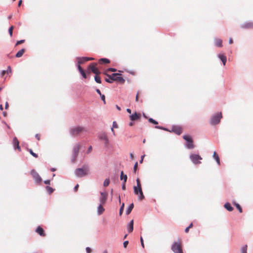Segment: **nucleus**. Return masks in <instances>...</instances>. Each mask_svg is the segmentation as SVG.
Wrapping results in <instances>:
<instances>
[{
  "mask_svg": "<svg viewBox=\"0 0 253 253\" xmlns=\"http://www.w3.org/2000/svg\"><path fill=\"white\" fill-rule=\"evenodd\" d=\"M96 64L92 63L89 66V68L92 72L95 75H98L100 73L97 68L95 67Z\"/></svg>",
  "mask_w": 253,
  "mask_h": 253,
  "instance_id": "ddd939ff",
  "label": "nucleus"
},
{
  "mask_svg": "<svg viewBox=\"0 0 253 253\" xmlns=\"http://www.w3.org/2000/svg\"><path fill=\"white\" fill-rule=\"evenodd\" d=\"M212 157L214 159V160L216 161L217 164L218 165H220V159H219V158L218 155L215 152H214L213 153Z\"/></svg>",
  "mask_w": 253,
  "mask_h": 253,
  "instance_id": "a878e982",
  "label": "nucleus"
},
{
  "mask_svg": "<svg viewBox=\"0 0 253 253\" xmlns=\"http://www.w3.org/2000/svg\"><path fill=\"white\" fill-rule=\"evenodd\" d=\"M45 188L49 194H51L54 191V189L52 187H51L49 186H46Z\"/></svg>",
  "mask_w": 253,
  "mask_h": 253,
  "instance_id": "7c9ffc66",
  "label": "nucleus"
},
{
  "mask_svg": "<svg viewBox=\"0 0 253 253\" xmlns=\"http://www.w3.org/2000/svg\"><path fill=\"white\" fill-rule=\"evenodd\" d=\"M214 43L216 46L221 47L222 46V41L220 39L215 38L214 40Z\"/></svg>",
  "mask_w": 253,
  "mask_h": 253,
  "instance_id": "a211bd4d",
  "label": "nucleus"
},
{
  "mask_svg": "<svg viewBox=\"0 0 253 253\" xmlns=\"http://www.w3.org/2000/svg\"><path fill=\"white\" fill-rule=\"evenodd\" d=\"M233 41L232 39V38H230L229 39V44H232V43H233Z\"/></svg>",
  "mask_w": 253,
  "mask_h": 253,
  "instance_id": "e2e57ef3",
  "label": "nucleus"
},
{
  "mask_svg": "<svg viewBox=\"0 0 253 253\" xmlns=\"http://www.w3.org/2000/svg\"><path fill=\"white\" fill-rule=\"evenodd\" d=\"M19 141L17 138L15 137L13 139V145L14 149L17 148L19 151H21L20 147L19 145Z\"/></svg>",
  "mask_w": 253,
  "mask_h": 253,
  "instance_id": "4468645a",
  "label": "nucleus"
},
{
  "mask_svg": "<svg viewBox=\"0 0 253 253\" xmlns=\"http://www.w3.org/2000/svg\"><path fill=\"white\" fill-rule=\"evenodd\" d=\"M224 207L229 211H231L233 210V208L231 206V204L228 202H227L224 204Z\"/></svg>",
  "mask_w": 253,
  "mask_h": 253,
  "instance_id": "4be33fe9",
  "label": "nucleus"
},
{
  "mask_svg": "<svg viewBox=\"0 0 253 253\" xmlns=\"http://www.w3.org/2000/svg\"><path fill=\"white\" fill-rule=\"evenodd\" d=\"M50 180H44V183L45 184H50Z\"/></svg>",
  "mask_w": 253,
  "mask_h": 253,
  "instance_id": "4d7b16f0",
  "label": "nucleus"
},
{
  "mask_svg": "<svg viewBox=\"0 0 253 253\" xmlns=\"http://www.w3.org/2000/svg\"><path fill=\"white\" fill-rule=\"evenodd\" d=\"M85 250L87 253H90L91 252V249L89 247H86Z\"/></svg>",
  "mask_w": 253,
  "mask_h": 253,
  "instance_id": "3c124183",
  "label": "nucleus"
},
{
  "mask_svg": "<svg viewBox=\"0 0 253 253\" xmlns=\"http://www.w3.org/2000/svg\"><path fill=\"white\" fill-rule=\"evenodd\" d=\"M80 148V145L79 143L76 144L73 148L72 151V157L71 158V162L72 163H75L77 157H78L79 150Z\"/></svg>",
  "mask_w": 253,
  "mask_h": 253,
  "instance_id": "39448f33",
  "label": "nucleus"
},
{
  "mask_svg": "<svg viewBox=\"0 0 253 253\" xmlns=\"http://www.w3.org/2000/svg\"><path fill=\"white\" fill-rule=\"evenodd\" d=\"M222 118V114L221 112L217 113L213 115L211 118L210 123L211 125H215L219 123Z\"/></svg>",
  "mask_w": 253,
  "mask_h": 253,
  "instance_id": "7ed1b4c3",
  "label": "nucleus"
},
{
  "mask_svg": "<svg viewBox=\"0 0 253 253\" xmlns=\"http://www.w3.org/2000/svg\"><path fill=\"white\" fill-rule=\"evenodd\" d=\"M112 127L113 128H117L118 127V125L116 124V122H113Z\"/></svg>",
  "mask_w": 253,
  "mask_h": 253,
  "instance_id": "864d4df0",
  "label": "nucleus"
},
{
  "mask_svg": "<svg viewBox=\"0 0 253 253\" xmlns=\"http://www.w3.org/2000/svg\"><path fill=\"white\" fill-rule=\"evenodd\" d=\"M183 139L186 141L185 147L189 149H191L194 148V145L192 138L189 135H185L183 136Z\"/></svg>",
  "mask_w": 253,
  "mask_h": 253,
  "instance_id": "423d86ee",
  "label": "nucleus"
},
{
  "mask_svg": "<svg viewBox=\"0 0 253 253\" xmlns=\"http://www.w3.org/2000/svg\"><path fill=\"white\" fill-rule=\"evenodd\" d=\"M128 244V241H124V243H123L124 247V248H126Z\"/></svg>",
  "mask_w": 253,
  "mask_h": 253,
  "instance_id": "8fccbe9b",
  "label": "nucleus"
},
{
  "mask_svg": "<svg viewBox=\"0 0 253 253\" xmlns=\"http://www.w3.org/2000/svg\"><path fill=\"white\" fill-rule=\"evenodd\" d=\"M138 195V199L139 200L141 201V200H143L145 198V197L143 195L142 191H141L140 193H139Z\"/></svg>",
  "mask_w": 253,
  "mask_h": 253,
  "instance_id": "2f4dec72",
  "label": "nucleus"
},
{
  "mask_svg": "<svg viewBox=\"0 0 253 253\" xmlns=\"http://www.w3.org/2000/svg\"><path fill=\"white\" fill-rule=\"evenodd\" d=\"M91 150H92V147L90 146L88 148V150H87V153H89V152L91 151Z\"/></svg>",
  "mask_w": 253,
  "mask_h": 253,
  "instance_id": "69168bd1",
  "label": "nucleus"
},
{
  "mask_svg": "<svg viewBox=\"0 0 253 253\" xmlns=\"http://www.w3.org/2000/svg\"><path fill=\"white\" fill-rule=\"evenodd\" d=\"M137 186L133 187L134 193L135 195H138L141 191H142L140 180L138 178L136 179Z\"/></svg>",
  "mask_w": 253,
  "mask_h": 253,
  "instance_id": "9d476101",
  "label": "nucleus"
},
{
  "mask_svg": "<svg viewBox=\"0 0 253 253\" xmlns=\"http://www.w3.org/2000/svg\"><path fill=\"white\" fill-rule=\"evenodd\" d=\"M6 71H5V70H2V71H1V74H0L1 76V77H3V76L6 74Z\"/></svg>",
  "mask_w": 253,
  "mask_h": 253,
  "instance_id": "5fc2aeb1",
  "label": "nucleus"
},
{
  "mask_svg": "<svg viewBox=\"0 0 253 253\" xmlns=\"http://www.w3.org/2000/svg\"><path fill=\"white\" fill-rule=\"evenodd\" d=\"M96 92L100 95H101L102 94L101 93L100 90L99 89H96Z\"/></svg>",
  "mask_w": 253,
  "mask_h": 253,
  "instance_id": "680f3d73",
  "label": "nucleus"
},
{
  "mask_svg": "<svg viewBox=\"0 0 253 253\" xmlns=\"http://www.w3.org/2000/svg\"><path fill=\"white\" fill-rule=\"evenodd\" d=\"M108 70L111 72H116L117 71V69L114 68H108Z\"/></svg>",
  "mask_w": 253,
  "mask_h": 253,
  "instance_id": "603ef678",
  "label": "nucleus"
},
{
  "mask_svg": "<svg viewBox=\"0 0 253 253\" xmlns=\"http://www.w3.org/2000/svg\"><path fill=\"white\" fill-rule=\"evenodd\" d=\"M84 131V128L82 126L72 127L70 128V134L72 136H77Z\"/></svg>",
  "mask_w": 253,
  "mask_h": 253,
  "instance_id": "20e7f679",
  "label": "nucleus"
},
{
  "mask_svg": "<svg viewBox=\"0 0 253 253\" xmlns=\"http://www.w3.org/2000/svg\"><path fill=\"white\" fill-rule=\"evenodd\" d=\"M102 204H100L97 207V214L100 215L102 214L105 211L104 208L102 206Z\"/></svg>",
  "mask_w": 253,
  "mask_h": 253,
  "instance_id": "412c9836",
  "label": "nucleus"
},
{
  "mask_svg": "<svg viewBox=\"0 0 253 253\" xmlns=\"http://www.w3.org/2000/svg\"><path fill=\"white\" fill-rule=\"evenodd\" d=\"M241 27L245 29H250L253 28V22H245L241 25Z\"/></svg>",
  "mask_w": 253,
  "mask_h": 253,
  "instance_id": "dca6fc26",
  "label": "nucleus"
},
{
  "mask_svg": "<svg viewBox=\"0 0 253 253\" xmlns=\"http://www.w3.org/2000/svg\"><path fill=\"white\" fill-rule=\"evenodd\" d=\"M126 112H127V113H128L130 114V113H131V110H130V109L127 108V109H126Z\"/></svg>",
  "mask_w": 253,
  "mask_h": 253,
  "instance_id": "774afa93",
  "label": "nucleus"
},
{
  "mask_svg": "<svg viewBox=\"0 0 253 253\" xmlns=\"http://www.w3.org/2000/svg\"><path fill=\"white\" fill-rule=\"evenodd\" d=\"M101 196L99 198V202L101 204H104L107 200V193L106 192H100Z\"/></svg>",
  "mask_w": 253,
  "mask_h": 253,
  "instance_id": "9b49d317",
  "label": "nucleus"
},
{
  "mask_svg": "<svg viewBox=\"0 0 253 253\" xmlns=\"http://www.w3.org/2000/svg\"><path fill=\"white\" fill-rule=\"evenodd\" d=\"M25 51V49L24 48H22L21 50H20L16 54V55H15L16 57L19 58V57H21L23 55V53H24Z\"/></svg>",
  "mask_w": 253,
  "mask_h": 253,
  "instance_id": "393cba45",
  "label": "nucleus"
},
{
  "mask_svg": "<svg viewBox=\"0 0 253 253\" xmlns=\"http://www.w3.org/2000/svg\"><path fill=\"white\" fill-rule=\"evenodd\" d=\"M155 128H158V129H160L164 130H166V131H169V130L168 128H165V127H164L163 126H155Z\"/></svg>",
  "mask_w": 253,
  "mask_h": 253,
  "instance_id": "4c0bfd02",
  "label": "nucleus"
},
{
  "mask_svg": "<svg viewBox=\"0 0 253 253\" xmlns=\"http://www.w3.org/2000/svg\"><path fill=\"white\" fill-rule=\"evenodd\" d=\"M149 122L152 123L155 125H157L158 124V122L156 121V120H154L153 119L150 118L148 119Z\"/></svg>",
  "mask_w": 253,
  "mask_h": 253,
  "instance_id": "e433bc0d",
  "label": "nucleus"
},
{
  "mask_svg": "<svg viewBox=\"0 0 253 253\" xmlns=\"http://www.w3.org/2000/svg\"><path fill=\"white\" fill-rule=\"evenodd\" d=\"M127 231H128V233H131V232H132L133 231V220H131L127 224Z\"/></svg>",
  "mask_w": 253,
  "mask_h": 253,
  "instance_id": "f3484780",
  "label": "nucleus"
},
{
  "mask_svg": "<svg viewBox=\"0 0 253 253\" xmlns=\"http://www.w3.org/2000/svg\"><path fill=\"white\" fill-rule=\"evenodd\" d=\"M5 71H6V73L7 74H8L9 73H11V69L10 66H8L7 70H5Z\"/></svg>",
  "mask_w": 253,
  "mask_h": 253,
  "instance_id": "37998d69",
  "label": "nucleus"
},
{
  "mask_svg": "<svg viewBox=\"0 0 253 253\" xmlns=\"http://www.w3.org/2000/svg\"><path fill=\"white\" fill-rule=\"evenodd\" d=\"M13 28H14V27L13 26H11V27H10V28L8 29L9 34L10 37L12 36V34H13L12 31H13Z\"/></svg>",
  "mask_w": 253,
  "mask_h": 253,
  "instance_id": "58836bf2",
  "label": "nucleus"
},
{
  "mask_svg": "<svg viewBox=\"0 0 253 253\" xmlns=\"http://www.w3.org/2000/svg\"><path fill=\"white\" fill-rule=\"evenodd\" d=\"M217 57L221 61L223 65L225 66L227 61L226 56L222 53H219L217 55Z\"/></svg>",
  "mask_w": 253,
  "mask_h": 253,
  "instance_id": "2eb2a0df",
  "label": "nucleus"
},
{
  "mask_svg": "<svg viewBox=\"0 0 253 253\" xmlns=\"http://www.w3.org/2000/svg\"><path fill=\"white\" fill-rule=\"evenodd\" d=\"M95 81L98 84H100L101 83V80L99 76L98 75H96L94 77Z\"/></svg>",
  "mask_w": 253,
  "mask_h": 253,
  "instance_id": "473e14b6",
  "label": "nucleus"
},
{
  "mask_svg": "<svg viewBox=\"0 0 253 253\" xmlns=\"http://www.w3.org/2000/svg\"><path fill=\"white\" fill-rule=\"evenodd\" d=\"M190 159L195 165L200 164L201 162L200 160H202V158L199 155L191 154L190 155Z\"/></svg>",
  "mask_w": 253,
  "mask_h": 253,
  "instance_id": "6e6552de",
  "label": "nucleus"
},
{
  "mask_svg": "<svg viewBox=\"0 0 253 253\" xmlns=\"http://www.w3.org/2000/svg\"><path fill=\"white\" fill-rule=\"evenodd\" d=\"M140 242H141V245L142 247V248H144V244L143 242V239L142 237H140Z\"/></svg>",
  "mask_w": 253,
  "mask_h": 253,
  "instance_id": "09e8293b",
  "label": "nucleus"
},
{
  "mask_svg": "<svg viewBox=\"0 0 253 253\" xmlns=\"http://www.w3.org/2000/svg\"><path fill=\"white\" fill-rule=\"evenodd\" d=\"M107 137L104 132L101 133L98 135V138L102 140H104Z\"/></svg>",
  "mask_w": 253,
  "mask_h": 253,
  "instance_id": "cd10ccee",
  "label": "nucleus"
},
{
  "mask_svg": "<svg viewBox=\"0 0 253 253\" xmlns=\"http://www.w3.org/2000/svg\"><path fill=\"white\" fill-rule=\"evenodd\" d=\"M35 137L37 138L38 140H40V135L39 134H36Z\"/></svg>",
  "mask_w": 253,
  "mask_h": 253,
  "instance_id": "338daca9",
  "label": "nucleus"
},
{
  "mask_svg": "<svg viewBox=\"0 0 253 253\" xmlns=\"http://www.w3.org/2000/svg\"><path fill=\"white\" fill-rule=\"evenodd\" d=\"M110 179L109 178L105 179L103 182V186L104 187L108 186L110 183Z\"/></svg>",
  "mask_w": 253,
  "mask_h": 253,
  "instance_id": "72a5a7b5",
  "label": "nucleus"
},
{
  "mask_svg": "<svg viewBox=\"0 0 253 253\" xmlns=\"http://www.w3.org/2000/svg\"><path fill=\"white\" fill-rule=\"evenodd\" d=\"M25 42L24 40H21L18 41L16 43V45L23 43V42Z\"/></svg>",
  "mask_w": 253,
  "mask_h": 253,
  "instance_id": "c03bdc74",
  "label": "nucleus"
},
{
  "mask_svg": "<svg viewBox=\"0 0 253 253\" xmlns=\"http://www.w3.org/2000/svg\"><path fill=\"white\" fill-rule=\"evenodd\" d=\"M88 170L87 166L84 165L83 168L76 169L74 173L77 177H83L88 174Z\"/></svg>",
  "mask_w": 253,
  "mask_h": 253,
  "instance_id": "f03ea898",
  "label": "nucleus"
},
{
  "mask_svg": "<svg viewBox=\"0 0 253 253\" xmlns=\"http://www.w3.org/2000/svg\"><path fill=\"white\" fill-rule=\"evenodd\" d=\"M129 117L130 119L133 121L138 120L140 118V116L139 114L135 112L134 114L131 115Z\"/></svg>",
  "mask_w": 253,
  "mask_h": 253,
  "instance_id": "6ab92c4d",
  "label": "nucleus"
},
{
  "mask_svg": "<svg viewBox=\"0 0 253 253\" xmlns=\"http://www.w3.org/2000/svg\"><path fill=\"white\" fill-rule=\"evenodd\" d=\"M137 166H138V163H137V162H136L133 167V171L134 172H135L136 171Z\"/></svg>",
  "mask_w": 253,
  "mask_h": 253,
  "instance_id": "a18cd8bd",
  "label": "nucleus"
},
{
  "mask_svg": "<svg viewBox=\"0 0 253 253\" xmlns=\"http://www.w3.org/2000/svg\"><path fill=\"white\" fill-rule=\"evenodd\" d=\"M99 61L100 62H102L106 64H108L110 62V61L108 59L105 58H100Z\"/></svg>",
  "mask_w": 253,
  "mask_h": 253,
  "instance_id": "c756f323",
  "label": "nucleus"
},
{
  "mask_svg": "<svg viewBox=\"0 0 253 253\" xmlns=\"http://www.w3.org/2000/svg\"><path fill=\"white\" fill-rule=\"evenodd\" d=\"M77 67L79 71L81 70L82 69V68L80 66V64H78Z\"/></svg>",
  "mask_w": 253,
  "mask_h": 253,
  "instance_id": "0e129e2a",
  "label": "nucleus"
},
{
  "mask_svg": "<svg viewBox=\"0 0 253 253\" xmlns=\"http://www.w3.org/2000/svg\"><path fill=\"white\" fill-rule=\"evenodd\" d=\"M169 132H173L177 135H180L182 133V129L178 126H172L171 130Z\"/></svg>",
  "mask_w": 253,
  "mask_h": 253,
  "instance_id": "f8f14e48",
  "label": "nucleus"
},
{
  "mask_svg": "<svg viewBox=\"0 0 253 253\" xmlns=\"http://www.w3.org/2000/svg\"><path fill=\"white\" fill-rule=\"evenodd\" d=\"M109 79H105V81L109 83H112L113 81H118L122 84H123L125 80L121 77V74L119 73H113L111 75L107 74Z\"/></svg>",
  "mask_w": 253,
  "mask_h": 253,
  "instance_id": "f257e3e1",
  "label": "nucleus"
},
{
  "mask_svg": "<svg viewBox=\"0 0 253 253\" xmlns=\"http://www.w3.org/2000/svg\"><path fill=\"white\" fill-rule=\"evenodd\" d=\"M104 145L105 146H107L108 144H109V139L107 137L104 140Z\"/></svg>",
  "mask_w": 253,
  "mask_h": 253,
  "instance_id": "49530a36",
  "label": "nucleus"
},
{
  "mask_svg": "<svg viewBox=\"0 0 253 253\" xmlns=\"http://www.w3.org/2000/svg\"><path fill=\"white\" fill-rule=\"evenodd\" d=\"M28 151L30 152V154L31 155H32L33 157H35V158H37L38 157V155L37 154H36L35 153H34L32 149H28Z\"/></svg>",
  "mask_w": 253,
  "mask_h": 253,
  "instance_id": "c9c22d12",
  "label": "nucleus"
},
{
  "mask_svg": "<svg viewBox=\"0 0 253 253\" xmlns=\"http://www.w3.org/2000/svg\"><path fill=\"white\" fill-rule=\"evenodd\" d=\"M84 59L85 60L86 59V61H89V60H94V58H92V57H86V58H85Z\"/></svg>",
  "mask_w": 253,
  "mask_h": 253,
  "instance_id": "052dcab7",
  "label": "nucleus"
},
{
  "mask_svg": "<svg viewBox=\"0 0 253 253\" xmlns=\"http://www.w3.org/2000/svg\"><path fill=\"white\" fill-rule=\"evenodd\" d=\"M247 245H245L241 248V253H247Z\"/></svg>",
  "mask_w": 253,
  "mask_h": 253,
  "instance_id": "f704fd0d",
  "label": "nucleus"
},
{
  "mask_svg": "<svg viewBox=\"0 0 253 253\" xmlns=\"http://www.w3.org/2000/svg\"><path fill=\"white\" fill-rule=\"evenodd\" d=\"M233 204L235 206V207L239 211L240 213L242 212V211H243L242 209L241 206L239 204L236 203V202H233Z\"/></svg>",
  "mask_w": 253,
  "mask_h": 253,
  "instance_id": "c85d7f7f",
  "label": "nucleus"
},
{
  "mask_svg": "<svg viewBox=\"0 0 253 253\" xmlns=\"http://www.w3.org/2000/svg\"><path fill=\"white\" fill-rule=\"evenodd\" d=\"M85 58H86V57H77L76 59L78 61V64H82L87 61L86 59H84Z\"/></svg>",
  "mask_w": 253,
  "mask_h": 253,
  "instance_id": "5701e85b",
  "label": "nucleus"
},
{
  "mask_svg": "<svg viewBox=\"0 0 253 253\" xmlns=\"http://www.w3.org/2000/svg\"><path fill=\"white\" fill-rule=\"evenodd\" d=\"M144 157H145V155H143L141 156V159H140V160L139 161L140 163H142Z\"/></svg>",
  "mask_w": 253,
  "mask_h": 253,
  "instance_id": "bf43d9fd",
  "label": "nucleus"
},
{
  "mask_svg": "<svg viewBox=\"0 0 253 253\" xmlns=\"http://www.w3.org/2000/svg\"><path fill=\"white\" fill-rule=\"evenodd\" d=\"M80 74L82 75V76H83V77L84 79H86V74L85 73V72L84 71H83V72H81L80 73Z\"/></svg>",
  "mask_w": 253,
  "mask_h": 253,
  "instance_id": "de8ad7c7",
  "label": "nucleus"
},
{
  "mask_svg": "<svg viewBox=\"0 0 253 253\" xmlns=\"http://www.w3.org/2000/svg\"><path fill=\"white\" fill-rule=\"evenodd\" d=\"M193 226V224L191 223H190V224L185 229V232L187 233L188 231H189V229L192 227Z\"/></svg>",
  "mask_w": 253,
  "mask_h": 253,
  "instance_id": "a19ab883",
  "label": "nucleus"
},
{
  "mask_svg": "<svg viewBox=\"0 0 253 253\" xmlns=\"http://www.w3.org/2000/svg\"><path fill=\"white\" fill-rule=\"evenodd\" d=\"M79 186V185L78 184L75 185V186L74 187V188L75 191H77L78 190Z\"/></svg>",
  "mask_w": 253,
  "mask_h": 253,
  "instance_id": "13d9d810",
  "label": "nucleus"
},
{
  "mask_svg": "<svg viewBox=\"0 0 253 253\" xmlns=\"http://www.w3.org/2000/svg\"><path fill=\"white\" fill-rule=\"evenodd\" d=\"M124 204L123 203L120 209L119 214L120 215H122V214L124 211Z\"/></svg>",
  "mask_w": 253,
  "mask_h": 253,
  "instance_id": "ea45409f",
  "label": "nucleus"
},
{
  "mask_svg": "<svg viewBox=\"0 0 253 253\" xmlns=\"http://www.w3.org/2000/svg\"><path fill=\"white\" fill-rule=\"evenodd\" d=\"M31 174L32 175L36 182L40 183L42 181V179L41 177L40 176L38 173L36 171L35 169H32L31 171Z\"/></svg>",
  "mask_w": 253,
  "mask_h": 253,
  "instance_id": "1a4fd4ad",
  "label": "nucleus"
},
{
  "mask_svg": "<svg viewBox=\"0 0 253 253\" xmlns=\"http://www.w3.org/2000/svg\"><path fill=\"white\" fill-rule=\"evenodd\" d=\"M122 188L123 190H126V183H124L123 182V184H122Z\"/></svg>",
  "mask_w": 253,
  "mask_h": 253,
  "instance_id": "6e6d98bb",
  "label": "nucleus"
},
{
  "mask_svg": "<svg viewBox=\"0 0 253 253\" xmlns=\"http://www.w3.org/2000/svg\"><path fill=\"white\" fill-rule=\"evenodd\" d=\"M127 176L126 174H124L123 171H121L120 179L121 180H124V182L126 183L127 180Z\"/></svg>",
  "mask_w": 253,
  "mask_h": 253,
  "instance_id": "bb28decb",
  "label": "nucleus"
},
{
  "mask_svg": "<svg viewBox=\"0 0 253 253\" xmlns=\"http://www.w3.org/2000/svg\"><path fill=\"white\" fill-rule=\"evenodd\" d=\"M171 249L174 253H183L181 245L176 242L173 243Z\"/></svg>",
  "mask_w": 253,
  "mask_h": 253,
  "instance_id": "0eeeda50",
  "label": "nucleus"
},
{
  "mask_svg": "<svg viewBox=\"0 0 253 253\" xmlns=\"http://www.w3.org/2000/svg\"><path fill=\"white\" fill-rule=\"evenodd\" d=\"M100 97H101V100L103 101L104 104H105L106 101H105V95L104 94H102L101 95H100Z\"/></svg>",
  "mask_w": 253,
  "mask_h": 253,
  "instance_id": "79ce46f5",
  "label": "nucleus"
},
{
  "mask_svg": "<svg viewBox=\"0 0 253 253\" xmlns=\"http://www.w3.org/2000/svg\"><path fill=\"white\" fill-rule=\"evenodd\" d=\"M134 207V205L133 203H131L129 205V206L127 208V210L126 211V214L127 215H128L131 211L133 209Z\"/></svg>",
  "mask_w": 253,
  "mask_h": 253,
  "instance_id": "b1692460",
  "label": "nucleus"
},
{
  "mask_svg": "<svg viewBox=\"0 0 253 253\" xmlns=\"http://www.w3.org/2000/svg\"><path fill=\"white\" fill-rule=\"evenodd\" d=\"M36 232L41 236H45V235L43 229L41 226H38L37 228Z\"/></svg>",
  "mask_w": 253,
  "mask_h": 253,
  "instance_id": "aec40b11",
  "label": "nucleus"
}]
</instances>
